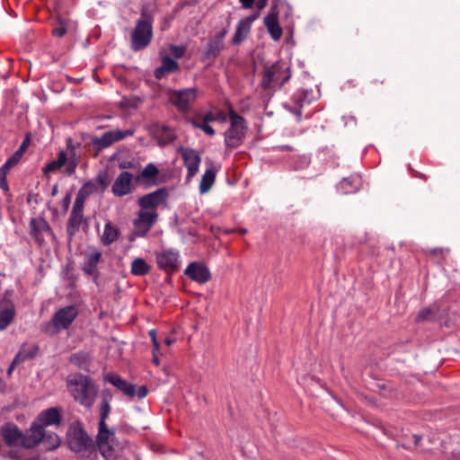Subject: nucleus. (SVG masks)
<instances>
[{"instance_id":"56","label":"nucleus","mask_w":460,"mask_h":460,"mask_svg":"<svg viewBox=\"0 0 460 460\" xmlns=\"http://www.w3.org/2000/svg\"><path fill=\"white\" fill-rule=\"evenodd\" d=\"M204 132L209 136H213L215 134L214 129L209 125H208V127H205Z\"/></svg>"},{"instance_id":"31","label":"nucleus","mask_w":460,"mask_h":460,"mask_svg":"<svg viewBox=\"0 0 460 460\" xmlns=\"http://www.w3.org/2000/svg\"><path fill=\"white\" fill-rule=\"evenodd\" d=\"M97 190L96 186L93 182H86L78 191L75 201L84 204L85 199L88 196L93 193Z\"/></svg>"},{"instance_id":"9","label":"nucleus","mask_w":460,"mask_h":460,"mask_svg":"<svg viewBox=\"0 0 460 460\" xmlns=\"http://www.w3.org/2000/svg\"><path fill=\"white\" fill-rule=\"evenodd\" d=\"M78 314L77 309L73 306H66L59 309L53 316L51 323L58 330L67 329Z\"/></svg>"},{"instance_id":"14","label":"nucleus","mask_w":460,"mask_h":460,"mask_svg":"<svg viewBox=\"0 0 460 460\" xmlns=\"http://www.w3.org/2000/svg\"><path fill=\"white\" fill-rule=\"evenodd\" d=\"M15 310L13 302L5 296L0 301V330H4L13 321Z\"/></svg>"},{"instance_id":"47","label":"nucleus","mask_w":460,"mask_h":460,"mask_svg":"<svg viewBox=\"0 0 460 460\" xmlns=\"http://www.w3.org/2000/svg\"><path fill=\"white\" fill-rule=\"evenodd\" d=\"M119 167L120 169L133 168L134 163L130 162V161H123V162L119 163Z\"/></svg>"},{"instance_id":"61","label":"nucleus","mask_w":460,"mask_h":460,"mask_svg":"<svg viewBox=\"0 0 460 460\" xmlns=\"http://www.w3.org/2000/svg\"><path fill=\"white\" fill-rule=\"evenodd\" d=\"M15 366H16V364H14V362H12V363H11V365H10V367H9L8 370H7V374H8V375H11V374H12V372H13V368L15 367Z\"/></svg>"},{"instance_id":"6","label":"nucleus","mask_w":460,"mask_h":460,"mask_svg":"<svg viewBox=\"0 0 460 460\" xmlns=\"http://www.w3.org/2000/svg\"><path fill=\"white\" fill-rule=\"evenodd\" d=\"M106 380H108L111 384H112L115 387H117L119 391H121L128 397L137 396L138 398H144L146 396L148 393V389L146 385H141L137 389L136 385L128 383L126 380L122 379L119 376L109 375L106 376Z\"/></svg>"},{"instance_id":"29","label":"nucleus","mask_w":460,"mask_h":460,"mask_svg":"<svg viewBox=\"0 0 460 460\" xmlns=\"http://www.w3.org/2000/svg\"><path fill=\"white\" fill-rule=\"evenodd\" d=\"M222 49L223 42H220L219 40L211 39L208 43L205 57L207 58H216L219 55Z\"/></svg>"},{"instance_id":"58","label":"nucleus","mask_w":460,"mask_h":460,"mask_svg":"<svg viewBox=\"0 0 460 460\" xmlns=\"http://www.w3.org/2000/svg\"><path fill=\"white\" fill-rule=\"evenodd\" d=\"M153 362L156 366L160 365V360H159L157 355L155 352H153Z\"/></svg>"},{"instance_id":"45","label":"nucleus","mask_w":460,"mask_h":460,"mask_svg":"<svg viewBox=\"0 0 460 460\" xmlns=\"http://www.w3.org/2000/svg\"><path fill=\"white\" fill-rule=\"evenodd\" d=\"M431 314V310L429 308L423 309L419 313L418 318L420 320H425L428 318V316Z\"/></svg>"},{"instance_id":"33","label":"nucleus","mask_w":460,"mask_h":460,"mask_svg":"<svg viewBox=\"0 0 460 460\" xmlns=\"http://www.w3.org/2000/svg\"><path fill=\"white\" fill-rule=\"evenodd\" d=\"M450 460H460V437L450 439Z\"/></svg>"},{"instance_id":"30","label":"nucleus","mask_w":460,"mask_h":460,"mask_svg":"<svg viewBox=\"0 0 460 460\" xmlns=\"http://www.w3.org/2000/svg\"><path fill=\"white\" fill-rule=\"evenodd\" d=\"M150 270L149 265L141 258L135 259L131 264V272L134 275H146Z\"/></svg>"},{"instance_id":"17","label":"nucleus","mask_w":460,"mask_h":460,"mask_svg":"<svg viewBox=\"0 0 460 460\" xmlns=\"http://www.w3.org/2000/svg\"><path fill=\"white\" fill-rule=\"evenodd\" d=\"M132 174L128 172H121L112 185V192L116 196H124L131 190Z\"/></svg>"},{"instance_id":"20","label":"nucleus","mask_w":460,"mask_h":460,"mask_svg":"<svg viewBox=\"0 0 460 460\" xmlns=\"http://www.w3.org/2000/svg\"><path fill=\"white\" fill-rule=\"evenodd\" d=\"M83 208L84 204L75 201L67 226V231L70 234H74L81 225L83 220Z\"/></svg>"},{"instance_id":"13","label":"nucleus","mask_w":460,"mask_h":460,"mask_svg":"<svg viewBox=\"0 0 460 460\" xmlns=\"http://www.w3.org/2000/svg\"><path fill=\"white\" fill-rule=\"evenodd\" d=\"M1 434L4 442L8 446L22 445L23 434L13 424H5L1 429Z\"/></svg>"},{"instance_id":"48","label":"nucleus","mask_w":460,"mask_h":460,"mask_svg":"<svg viewBox=\"0 0 460 460\" xmlns=\"http://www.w3.org/2000/svg\"><path fill=\"white\" fill-rule=\"evenodd\" d=\"M38 349H39V347H38V346H36V345H34V346L31 348V350H28V353H27V355H26V356H27V358H32L36 355V353H37Z\"/></svg>"},{"instance_id":"35","label":"nucleus","mask_w":460,"mask_h":460,"mask_svg":"<svg viewBox=\"0 0 460 460\" xmlns=\"http://www.w3.org/2000/svg\"><path fill=\"white\" fill-rule=\"evenodd\" d=\"M158 173V169L154 164H148L141 172L140 176L137 179L138 180L140 177L145 179H149L155 176Z\"/></svg>"},{"instance_id":"16","label":"nucleus","mask_w":460,"mask_h":460,"mask_svg":"<svg viewBox=\"0 0 460 460\" xmlns=\"http://www.w3.org/2000/svg\"><path fill=\"white\" fill-rule=\"evenodd\" d=\"M179 151L188 169L189 176H193L199 169L200 156L192 149L181 147Z\"/></svg>"},{"instance_id":"38","label":"nucleus","mask_w":460,"mask_h":460,"mask_svg":"<svg viewBox=\"0 0 460 460\" xmlns=\"http://www.w3.org/2000/svg\"><path fill=\"white\" fill-rule=\"evenodd\" d=\"M58 27L53 30V35L62 37L66 32V22L60 18L58 19Z\"/></svg>"},{"instance_id":"50","label":"nucleus","mask_w":460,"mask_h":460,"mask_svg":"<svg viewBox=\"0 0 460 460\" xmlns=\"http://www.w3.org/2000/svg\"><path fill=\"white\" fill-rule=\"evenodd\" d=\"M412 438H413L414 446H415V447H417L422 439V436L420 434H413Z\"/></svg>"},{"instance_id":"63","label":"nucleus","mask_w":460,"mask_h":460,"mask_svg":"<svg viewBox=\"0 0 460 460\" xmlns=\"http://www.w3.org/2000/svg\"><path fill=\"white\" fill-rule=\"evenodd\" d=\"M290 75H288L287 76L284 77L283 81L281 82V84H284L285 82H287L288 79H289Z\"/></svg>"},{"instance_id":"43","label":"nucleus","mask_w":460,"mask_h":460,"mask_svg":"<svg viewBox=\"0 0 460 460\" xmlns=\"http://www.w3.org/2000/svg\"><path fill=\"white\" fill-rule=\"evenodd\" d=\"M101 252H93L89 260H88V262L90 263V266H96V264L100 261V259H101Z\"/></svg>"},{"instance_id":"37","label":"nucleus","mask_w":460,"mask_h":460,"mask_svg":"<svg viewBox=\"0 0 460 460\" xmlns=\"http://www.w3.org/2000/svg\"><path fill=\"white\" fill-rule=\"evenodd\" d=\"M204 119L206 122H211L214 120H221L224 122L226 120V116L222 111H218L216 114H214L213 112H209L204 116Z\"/></svg>"},{"instance_id":"15","label":"nucleus","mask_w":460,"mask_h":460,"mask_svg":"<svg viewBox=\"0 0 460 460\" xmlns=\"http://www.w3.org/2000/svg\"><path fill=\"white\" fill-rule=\"evenodd\" d=\"M45 438L44 429L40 425L33 424L28 433L23 435L22 446L27 448L36 447Z\"/></svg>"},{"instance_id":"54","label":"nucleus","mask_w":460,"mask_h":460,"mask_svg":"<svg viewBox=\"0 0 460 460\" xmlns=\"http://www.w3.org/2000/svg\"><path fill=\"white\" fill-rule=\"evenodd\" d=\"M70 204V195L68 194L64 199H63V207L65 210L66 211Z\"/></svg>"},{"instance_id":"19","label":"nucleus","mask_w":460,"mask_h":460,"mask_svg":"<svg viewBox=\"0 0 460 460\" xmlns=\"http://www.w3.org/2000/svg\"><path fill=\"white\" fill-rule=\"evenodd\" d=\"M281 66L279 63H275L270 66H265L263 71V78L261 86L268 90L273 87V83L277 80L278 75L280 73Z\"/></svg>"},{"instance_id":"27","label":"nucleus","mask_w":460,"mask_h":460,"mask_svg":"<svg viewBox=\"0 0 460 460\" xmlns=\"http://www.w3.org/2000/svg\"><path fill=\"white\" fill-rule=\"evenodd\" d=\"M216 172L214 170H207L199 183V190L201 193H206L209 190L215 181Z\"/></svg>"},{"instance_id":"42","label":"nucleus","mask_w":460,"mask_h":460,"mask_svg":"<svg viewBox=\"0 0 460 460\" xmlns=\"http://www.w3.org/2000/svg\"><path fill=\"white\" fill-rule=\"evenodd\" d=\"M26 358H27V356L24 355V346H22L21 350L18 352V354L13 358V362H14V364L18 365L21 362L24 361Z\"/></svg>"},{"instance_id":"22","label":"nucleus","mask_w":460,"mask_h":460,"mask_svg":"<svg viewBox=\"0 0 460 460\" xmlns=\"http://www.w3.org/2000/svg\"><path fill=\"white\" fill-rule=\"evenodd\" d=\"M255 20V16H248L242 19L236 28L235 34L233 38V44L236 45L241 43L248 35L251 24Z\"/></svg>"},{"instance_id":"41","label":"nucleus","mask_w":460,"mask_h":460,"mask_svg":"<svg viewBox=\"0 0 460 460\" xmlns=\"http://www.w3.org/2000/svg\"><path fill=\"white\" fill-rule=\"evenodd\" d=\"M86 359H87L86 355H82V354H75L71 357V362L77 364V365H82L83 363H84L86 361Z\"/></svg>"},{"instance_id":"60","label":"nucleus","mask_w":460,"mask_h":460,"mask_svg":"<svg viewBox=\"0 0 460 460\" xmlns=\"http://www.w3.org/2000/svg\"><path fill=\"white\" fill-rule=\"evenodd\" d=\"M153 344H154V352L155 353L156 351L159 350L160 344L157 341H153Z\"/></svg>"},{"instance_id":"2","label":"nucleus","mask_w":460,"mask_h":460,"mask_svg":"<svg viewBox=\"0 0 460 460\" xmlns=\"http://www.w3.org/2000/svg\"><path fill=\"white\" fill-rule=\"evenodd\" d=\"M67 385L75 401L85 407L92 405L96 396V390L86 376L80 374L70 376Z\"/></svg>"},{"instance_id":"32","label":"nucleus","mask_w":460,"mask_h":460,"mask_svg":"<svg viewBox=\"0 0 460 460\" xmlns=\"http://www.w3.org/2000/svg\"><path fill=\"white\" fill-rule=\"evenodd\" d=\"M42 420L46 425L58 424L60 420L59 411L56 408H50L42 414Z\"/></svg>"},{"instance_id":"3","label":"nucleus","mask_w":460,"mask_h":460,"mask_svg":"<svg viewBox=\"0 0 460 460\" xmlns=\"http://www.w3.org/2000/svg\"><path fill=\"white\" fill-rule=\"evenodd\" d=\"M152 35L151 17L144 8L142 10V19L137 22L131 35L132 48L135 50L145 48L150 42Z\"/></svg>"},{"instance_id":"62","label":"nucleus","mask_w":460,"mask_h":460,"mask_svg":"<svg viewBox=\"0 0 460 460\" xmlns=\"http://www.w3.org/2000/svg\"><path fill=\"white\" fill-rule=\"evenodd\" d=\"M164 342L166 345L170 346L173 342V340H171L170 338H166Z\"/></svg>"},{"instance_id":"5","label":"nucleus","mask_w":460,"mask_h":460,"mask_svg":"<svg viewBox=\"0 0 460 460\" xmlns=\"http://www.w3.org/2000/svg\"><path fill=\"white\" fill-rule=\"evenodd\" d=\"M231 127L226 132V144L228 147H236L244 136V120L234 110H230Z\"/></svg>"},{"instance_id":"24","label":"nucleus","mask_w":460,"mask_h":460,"mask_svg":"<svg viewBox=\"0 0 460 460\" xmlns=\"http://www.w3.org/2000/svg\"><path fill=\"white\" fill-rule=\"evenodd\" d=\"M67 149L69 150V154L67 155V161L65 164L66 165L65 172L68 175H71L75 172V168L79 163V156L75 154V147L73 145L71 139L67 140Z\"/></svg>"},{"instance_id":"7","label":"nucleus","mask_w":460,"mask_h":460,"mask_svg":"<svg viewBox=\"0 0 460 460\" xmlns=\"http://www.w3.org/2000/svg\"><path fill=\"white\" fill-rule=\"evenodd\" d=\"M196 98L197 90L195 88L181 91L172 90L169 92L170 102L181 111H188Z\"/></svg>"},{"instance_id":"51","label":"nucleus","mask_w":460,"mask_h":460,"mask_svg":"<svg viewBox=\"0 0 460 460\" xmlns=\"http://www.w3.org/2000/svg\"><path fill=\"white\" fill-rule=\"evenodd\" d=\"M226 32H227V31H226V29H224V30H222L220 32H218V33L215 36V38H214V39H215V40H219V41H220V42H223V39H224V37L226 36Z\"/></svg>"},{"instance_id":"4","label":"nucleus","mask_w":460,"mask_h":460,"mask_svg":"<svg viewBox=\"0 0 460 460\" xmlns=\"http://www.w3.org/2000/svg\"><path fill=\"white\" fill-rule=\"evenodd\" d=\"M69 447L75 452H92L94 448L93 439L81 427H73L67 435Z\"/></svg>"},{"instance_id":"59","label":"nucleus","mask_w":460,"mask_h":460,"mask_svg":"<svg viewBox=\"0 0 460 460\" xmlns=\"http://www.w3.org/2000/svg\"><path fill=\"white\" fill-rule=\"evenodd\" d=\"M149 335H150V337L152 339V341H157L156 340V332H155V330H151L149 332Z\"/></svg>"},{"instance_id":"53","label":"nucleus","mask_w":460,"mask_h":460,"mask_svg":"<svg viewBox=\"0 0 460 460\" xmlns=\"http://www.w3.org/2000/svg\"><path fill=\"white\" fill-rule=\"evenodd\" d=\"M208 122H206L204 119H203L202 122H194V126L196 128L202 129L203 131H204L205 127H208Z\"/></svg>"},{"instance_id":"64","label":"nucleus","mask_w":460,"mask_h":460,"mask_svg":"<svg viewBox=\"0 0 460 460\" xmlns=\"http://www.w3.org/2000/svg\"><path fill=\"white\" fill-rule=\"evenodd\" d=\"M57 192H58V189H57V187H54V188H53V190H52V194H53V195H56V194H57Z\"/></svg>"},{"instance_id":"8","label":"nucleus","mask_w":460,"mask_h":460,"mask_svg":"<svg viewBox=\"0 0 460 460\" xmlns=\"http://www.w3.org/2000/svg\"><path fill=\"white\" fill-rule=\"evenodd\" d=\"M131 135H133V131L130 129L124 131L119 129L111 130L106 132L101 137H93L92 139V144L96 151H101L102 149L109 147L113 143Z\"/></svg>"},{"instance_id":"36","label":"nucleus","mask_w":460,"mask_h":460,"mask_svg":"<svg viewBox=\"0 0 460 460\" xmlns=\"http://www.w3.org/2000/svg\"><path fill=\"white\" fill-rule=\"evenodd\" d=\"M11 168H9L8 166H6L5 164H4L1 168H0V187L7 191L9 189H8V184H7V181H6V175L9 172Z\"/></svg>"},{"instance_id":"55","label":"nucleus","mask_w":460,"mask_h":460,"mask_svg":"<svg viewBox=\"0 0 460 460\" xmlns=\"http://www.w3.org/2000/svg\"><path fill=\"white\" fill-rule=\"evenodd\" d=\"M268 0H258L257 6L259 10L263 9L267 5Z\"/></svg>"},{"instance_id":"40","label":"nucleus","mask_w":460,"mask_h":460,"mask_svg":"<svg viewBox=\"0 0 460 460\" xmlns=\"http://www.w3.org/2000/svg\"><path fill=\"white\" fill-rule=\"evenodd\" d=\"M170 49H171V51H172V55L175 58H181L184 55V53H185V48L184 47H179V46L172 45Z\"/></svg>"},{"instance_id":"46","label":"nucleus","mask_w":460,"mask_h":460,"mask_svg":"<svg viewBox=\"0 0 460 460\" xmlns=\"http://www.w3.org/2000/svg\"><path fill=\"white\" fill-rule=\"evenodd\" d=\"M48 439L50 440L51 447L52 448H55V447H58L59 439H58V438L57 436H49Z\"/></svg>"},{"instance_id":"23","label":"nucleus","mask_w":460,"mask_h":460,"mask_svg":"<svg viewBox=\"0 0 460 460\" xmlns=\"http://www.w3.org/2000/svg\"><path fill=\"white\" fill-rule=\"evenodd\" d=\"M158 265L166 271L176 270L177 266V254L172 252H164L157 256Z\"/></svg>"},{"instance_id":"28","label":"nucleus","mask_w":460,"mask_h":460,"mask_svg":"<svg viewBox=\"0 0 460 460\" xmlns=\"http://www.w3.org/2000/svg\"><path fill=\"white\" fill-rule=\"evenodd\" d=\"M67 154L64 151H60L57 160L49 162L44 169V173L47 174L50 172L59 169L66 164Z\"/></svg>"},{"instance_id":"11","label":"nucleus","mask_w":460,"mask_h":460,"mask_svg":"<svg viewBox=\"0 0 460 460\" xmlns=\"http://www.w3.org/2000/svg\"><path fill=\"white\" fill-rule=\"evenodd\" d=\"M184 273L192 280L199 284L207 283L211 278L208 268L200 262H191L187 267Z\"/></svg>"},{"instance_id":"1","label":"nucleus","mask_w":460,"mask_h":460,"mask_svg":"<svg viewBox=\"0 0 460 460\" xmlns=\"http://www.w3.org/2000/svg\"><path fill=\"white\" fill-rule=\"evenodd\" d=\"M109 412V402L107 400H103L101 406V420L99 422V432L96 442L104 458L107 460H115L122 450V445L117 441L114 432L110 430L105 424V419Z\"/></svg>"},{"instance_id":"26","label":"nucleus","mask_w":460,"mask_h":460,"mask_svg":"<svg viewBox=\"0 0 460 460\" xmlns=\"http://www.w3.org/2000/svg\"><path fill=\"white\" fill-rule=\"evenodd\" d=\"M119 235V231L117 227L112 226L111 223L105 225L104 232L102 235V243L104 245H109L115 242Z\"/></svg>"},{"instance_id":"39","label":"nucleus","mask_w":460,"mask_h":460,"mask_svg":"<svg viewBox=\"0 0 460 460\" xmlns=\"http://www.w3.org/2000/svg\"><path fill=\"white\" fill-rule=\"evenodd\" d=\"M23 154H22L21 152H19L18 150L12 155L11 158H9L6 163L4 164L6 166H8L9 168H12L13 167L14 165H16L19 161L21 160L22 156Z\"/></svg>"},{"instance_id":"21","label":"nucleus","mask_w":460,"mask_h":460,"mask_svg":"<svg viewBox=\"0 0 460 460\" xmlns=\"http://www.w3.org/2000/svg\"><path fill=\"white\" fill-rule=\"evenodd\" d=\"M31 234L34 235L39 244H41L44 241V235L49 234L50 228L48 223L43 218L32 219Z\"/></svg>"},{"instance_id":"52","label":"nucleus","mask_w":460,"mask_h":460,"mask_svg":"<svg viewBox=\"0 0 460 460\" xmlns=\"http://www.w3.org/2000/svg\"><path fill=\"white\" fill-rule=\"evenodd\" d=\"M255 0H240L244 8H251Z\"/></svg>"},{"instance_id":"18","label":"nucleus","mask_w":460,"mask_h":460,"mask_svg":"<svg viewBox=\"0 0 460 460\" xmlns=\"http://www.w3.org/2000/svg\"><path fill=\"white\" fill-rule=\"evenodd\" d=\"M264 23L270 33L271 37L278 40L282 35V29L278 22V13L276 7L272 8V12L264 18Z\"/></svg>"},{"instance_id":"49","label":"nucleus","mask_w":460,"mask_h":460,"mask_svg":"<svg viewBox=\"0 0 460 460\" xmlns=\"http://www.w3.org/2000/svg\"><path fill=\"white\" fill-rule=\"evenodd\" d=\"M94 269L95 267L94 266H90V263L87 262L84 267V271L89 274V275H92L93 272H94Z\"/></svg>"},{"instance_id":"34","label":"nucleus","mask_w":460,"mask_h":460,"mask_svg":"<svg viewBox=\"0 0 460 460\" xmlns=\"http://www.w3.org/2000/svg\"><path fill=\"white\" fill-rule=\"evenodd\" d=\"M162 130L163 135L159 138V145L164 146L174 139V135L167 127H163Z\"/></svg>"},{"instance_id":"12","label":"nucleus","mask_w":460,"mask_h":460,"mask_svg":"<svg viewBox=\"0 0 460 460\" xmlns=\"http://www.w3.org/2000/svg\"><path fill=\"white\" fill-rule=\"evenodd\" d=\"M168 192L165 189H159L155 192L141 197L138 199V205L143 209L155 208L157 206L165 202Z\"/></svg>"},{"instance_id":"25","label":"nucleus","mask_w":460,"mask_h":460,"mask_svg":"<svg viewBox=\"0 0 460 460\" xmlns=\"http://www.w3.org/2000/svg\"><path fill=\"white\" fill-rule=\"evenodd\" d=\"M178 64L169 57L163 58L162 66L155 69V75L156 78H161L165 73L173 72L177 70Z\"/></svg>"},{"instance_id":"10","label":"nucleus","mask_w":460,"mask_h":460,"mask_svg":"<svg viewBox=\"0 0 460 460\" xmlns=\"http://www.w3.org/2000/svg\"><path fill=\"white\" fill-rule=\"evenodd\" d=\"M156 218L157 213L155 211H140L134 222L135 231L133 234L144 236L150 230Z\"/></svg>"},{"instance_id":"57","label":"nucleus","mask_w":460,"mask_h":460,"mask_svg":"<svg viewBox=\"0 0 460 460\" xmlns=\"http://www.w3.org/2000/svg\"><path fill=\"white\" fill-rule=\"evenodd\" d=\"M98 181L102 185V188L104 190L107 187V182L105 181L104 178H102L101 175H99Z\"/></svg>"},{"instance_id":"44","label":"nucleus","mask_w":460,"mask_h":460,"mask_svg":"<svg viewBox=\"0 0 460 460\" xmlns=\"http://www.w3.org/2000/svg\"><path fill=\"white\" fill-rule=\"evenodd\" d=\"M30 142H31V134L27 133L26 134V137L23 140V142L22 143V145H21L20 148L18 149V151L21 152L22 154H24V152L26 151L27 147L30 145Z\"/></svg>"}]
</instances>
